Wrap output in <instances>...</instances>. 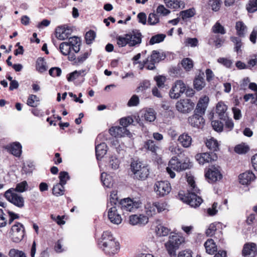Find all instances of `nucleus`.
Wrapping results in <instances>:
<instances>
[{
  "instance_id": "nucleus-1",
  "label": "nucleus",
  "mask_w": 257,
  "mask_h": 257,
  "mask_svg": "<svg viewBox=\"0 0 257 257\" xmlns=\"http://www.w3.org/2000/svg\"><path fill=\"white\" fill-rule=\"evenodd\" d=\"M143 36L138 30H133L123 35L116 36L115 40L119 47L128 45L130 47H138L142 43Z\"/></svg>"
},
{
  "instance_id": "nucleus-2",
  "label": "nucleus",
  "mask_w": 257,
  "mask_h": 257,
  "mask_svg": "<svg viewBox=\"0 0 257 257\" xmlns=\"http://www.w3.org/2000/svg\"><path fill=\"white\" fill-rule=\"evenodd\" d=\"M99 245L105 253L109 256L117 253L119 249V242L115 240L111 233L108 231L103 232Z\"/></svg>"
},
{
  "instance_id": "nucleus-3",
  "label": "nucleus",
  "mask_w": 257,
  "mask_h": 257,
  "mask_svg": "<svg viewBox=\"0 0 257 257\" xmlns=\"http://www.w3.org/2000/svg\"><path fill=\"white\" fill-rule=\"evenodd\" d=\"M187 182L189 185L188 193L182 199L184 202L192 207H198L202 202V199L197 195L199 189L196 186L194 179L191 176L187 177Z\"/></svg>"
},
{
  "instance_id": "nucleus-4",
  "label": "nucleus",
  "mask_w": 257,
  "mask_h": 257,
  "mask_svg": "<svg viewBox=\"0 0 257 257\" xmlns=\"http://www.w3.org/2000/svg\"><path fill=\"white\" fill-rule=\"evenodd\" d=\"M132 171L134 178L139 180H145L150 174V169L148 165L138 161L131 163Z\"/></svg>"
},
{
  "instance_id": "nucleus-5",
  "label": "nucleus",
  "mask_w": 257,
  "mask_h": 257,
  "mask_svg": "<svg viewBox=\"0 0 257 257\" xmlns=\"http://www.w3.org/2000/svg\"><path fill=\"white\" fill-rule=\"evenodd\" d=\"M184 241V237L178 234L170 235L169 240L165 244L168 253L170 255H175L176 250Z\"/></svg>"
},
{
  "instance_id": "nucleus-6",
  "label": "nucleus",
  "mask_w": 257,
  "mask_h": 257,
  "mask_svg": "<svg viewBox=\"0 0 257 257\" xmlns=\"http://www.w3.org/2000/svg\"><path fill=\"white\" fill-rule=\"evenodd\" d=\"M4 196L9 202L19 208H22L25 206V199L23 195L14 192V188L7 190Z\"/></svg>"
},
{
  "instance_id": "nucleus-7",
  "label": "nucleus",
  "mask_w": 257,
  "mask_h": 257,
  "mask_svg": "<svg viewBox=\"0 0 257 257\" xmlns=\"http://www.w3.org/2000/svg\"><path fill=\"white\" fill-rule=\"evenodd\" d=\"M189 165L187 162H181L176 157H173L169 162L166 170L171 178L175 177V173L173 170L177 172L185 170L189 168Z\"/></svg>"
},
{
  "instance_id": "nucleus-8",
  "label": "nucleus",
  "mask_w": 257,
  "mask_h": 257,
  "mask_svg": "<svg viewBox=\"0 0 257 257\" xmlns=\"http://www.w3.org/2000/svg\"><path fill=\"white\" fill-rule=\"evenodd\" d=\"M25 228L24 225L20 222H16L10 231V235L13 242H19L21 241L25 235Z\"/></svg>"
},
{
  "instance_id": "nucleus-9",
  "label": "nucleus",
  "mask_w": 257,
  "mask_h": 257,
  "mask_svg": "<svg viewBox=\"0 0 257 257\" xmlns=\"http://www.w3.org/2000/svg\"><path fill=\"white\" fill-rule=\"evenodd\" d=\"M140 202L134 201L130 198H124L120 200L118 203L117 207L120 208L122 211H133L140 207Z\"/></svg>"
},
{
  "instance_id": "nucleus-10",
  "label": "nucleus",
  "mask_w": 257,
  "mask_h": 257,
  "mask_svg": "<svg viewBox=\"0 0 257 257\" xmlns=\"http://www.w3.org/2000/svg\"><path fill=\"white\" fill-rule=\"evenodd\" d=\"M154 189L157 196L163 197L170 192L171 186L168 181H157L154 185Z\"/></svg>"
},
{
  "instance_id": "nucleus-11",
  "label": "nucleus",
  "mask_w": 257,
  "mask_h": 257,
  "mask_svg": "<svg viewBox=\"0 0 257 257\" xmlns=\"http://www.w3.org/2000/svg\"><path fill=\"white\" fill-rule=\"evenodd\" d=\"M195 106L194 103L190 99H182L176 104V109L183 113H188L192 111Z\"/></svg>"
},
{
  "instance_id": "nucleus-12",
  "label": "nucleus",
  "mask_w": 257,
  "mask_h": 257,
  "mask_svg": "<svg viewBox=\"0 0 257 257\" xmlns=\"http://www.w3.org/2000/svg\"><path fill=\"white\" fill-rule=\"evenodd\" d=\"M186 90V86L182 80H179L175 82L170 91L169 95L171 98H179Z\"/></svg>"
},
{
  "instance_id": "nucleus-13",
  "label": "nucleus",
  "mask_w": 257,
  "mask_h": 257,
  "mask_svg": "<svg viewBox=\"0 0 257 257\" xmlns=\"http://www.w3.org/2000/svg\"><path fill=\"white\" fill-rule=\"evenodd\" d=\"M165 57V55L163 53H161L157 50L153 51L152 54L147 58V62H149V64L148 65V69H154L155 68V64L164 59Z\"/></svg>"
},
{
  "instance_id": "nucleus-14",
  "label": "nucleus",
  "mask_w": 257,
  "mask_h": 257,
  "mask_svg": "<svg viewBox=\"0 0 257 257\" xmlns=\"http://www.w3.org/2000/svg\"><path fill=\"white\" fill-rule=\"evenodd\" d=\"M205 177L209 182H216L220 180L222 176L220 173L219 167L211 166L205 173Z\"/></svg>"
},
{
  "instance_id": "nucleus-15",
  "label": "nucleus",
  "mask_w": 257,
  "mask_h": 257,
  "mask_svg": "<svg viewBox=\"0 0 257 257\" xmlns=\"http://www.w3.org/2000/svg\"><path fill=\"white\" fill-rule=\"evenodd\" d=\"M195 158L200 164L203 165L205 163L216 161L217 159V156L214 153H204L197 154Z\"/></svg>"
},
{
  "instance_id": "nucleus-16",
  "label": "nucleus",
  "mask_w": 257,
  "mask_h": 257,
  "mask_svg": "<svg viewBox=\"0 0 257 257\" xmlns=\"http://www.w3.org/2000/svg\"><path fill=\"white\" fill-rule=\"evenodd\" d=\"M107 208V216L110 221L113 224H120L121 222L122 219L117 212V206H110Z\"/></svg>"
},
{
  "instance_id": "nucleus-17",
  "label": "nucleus",
  "mask_w": 257,
  "mask_h": 257,
  "mask_svg": "<svg viewBox=\"0 0 257 257\" xmlns=\"http://www.w3.org/2000/svg\"><path fill=\"white\" fill-rule=\"evenodd\" d=\"M257 253L256 245L254 243L248 242L244 244L242 250L244 257H255Z\"/></svg>"
},
{
  "instance_id": "nucleus-18",
  "label": "nucleus",
  "mask_w": 257,
  "mask_h": 257,
  "mask_svg": "<svg viewBox=\"0 0 257 257\" xmlns=\"http://www.w3.org/2000/svg\"><path fill=\"white\" fill-rule=\"evenodd\" d=\"M71 32V29H69L65 25L58 26L56 29L55 35L57 39L63 40L69 37Z\"/></svg>"
},
{
  "instance_id": "nucleus-19",
  "label": "nucleus",
  "mask_w": 257,
  "mask_h": 257,
  "mask_svg": "<svg viewBox=\"0 0 257 257\" xmlns=\"http://www.w3.org/2000/svg\"><path fill=\"white\" fill-rule=\"evenodd\" d=\"M110 135L114 137H122L129 136L131 135L129 131L125 127L122 126H113L109 129Z\"/></svg>"
},
{
  "instance_id": "nucleus-20",
  "label": "nucleus",
  "mask_w": 257,
  "mask_h": 257,
  "mask_svg": "<svg viewBox=\"0 0 257 257\" xmlns=\"http://www.w3.org/2000/svg\"><path fill=\"white\" fill-rule=\"evenodd\" d=\"M167 204L165 202H156L150 205L147 213L148 215L152 216L156 213V209L160 213L167 209Z\"/></svg>"
},
{
  "instance_id": "nucleus-21",
  "label": "nucleus",
  "mask_w": 257,
  "mask_h": 257,
  "mask_svg": "<svg viewBox=\"0 0 257 257\" xmlns=\"http://www.w3.org/2000/svg\"><path fill=\"white\" fill-rule=\"evenodd\" d=\"M203 114L197 113L194 111V114L188 118L189 123L193 126L200 128L203 126L204 119Z\"/></svg>"
},
{
  "instance_id": "nucleus-22",
  "label": "nucleus",
  "mask_w": 257,
  "mask_h": 257,
  "mask_svg": "<svg viewBox=\"0 0 257 257\" xmlns=\"http://www.w3.org/2000/svg\"><path fill=\"white\" fill-rule=\"evenodd\" d=\"M149 221L148 217L143 214L132 215L130 216L129 222L133 225L146 224Z\"/></svg>"
},
{
  "instance_id": "nucleus-23",
  "label": "nucleus",
  "mask_w": 257,
  "mask_h": 257,
  "mask_svg": "<svg viewBox=\"0 0 257 257\" xmlns=\"http://www.w3.org/2000/svg\"><path fill=\"white\" fill-rule=\"evenodd\" d=\"M209 101V97L206 95L201 96L197 104L195 111L204 114Z\"/></svg>"
},
{
  "instance_id": "nucleus-24",
  "label": "nucleus",
  "mask_w": 257,
  "mask_h": 257,
  "mask_svg": "<svg viewBox=\"0 0 257 257\" xmlns=\"http://www.w3.org/2000/svg\"><path fill=\"white\" fill-rule=\"evenodd\" d=\"M59 49L63 55L68 56V58L69 60L72 61V60L75 59V55L71 52L72 50V47L67 42L61 43L59 46Z\"/></svg>"
},
{
  "instance_id": "nucleus-25",
  "label": "nucleus",
  "mask_w": 257,
  "mask_h": 257,
  "mask_svg": "<svg viewBox=\"0 0 257 257\" xmlns=\"http://www.w3.org/2000/svg\"><path fill=\"white\" fill-rule=\"evenodd\" d=\"M255 178L254 174L251 171H246L239 175V182L242 185H247L253 181Z\"/></svg>"
},
{
  "instance_id": "nucleus-26",
  "label": "nucleus",
  "mask_w": 257,
  "mask_h": 257,
  "mask_svg": "<svg viewBox=\"0 0 257 257\" xmlns=\"http://www.w3.org/2000/svg\"><path fill=\"white\" fill-rule=\"evenodd\" d=\"M227 106L222 101L219 102L216 106V113L221 120L227 118Z\"/></svg>"
},
{
  "instance_id": "nucleus-27",
  "label": "nucleus",
  "mask_w": 257,
  "mask_h": 257,
  "mask_svg": "<svg viewBox=\"0 0 257 257\" xmlns=\"http://www.w3.org/2000/svg\"><path fill=\"white\" fill-rule=\"evenodd\" d=\"M156 225L155 227V232L159 236H167L170 232V229L163 226L161 223L160 220H157L155 222Z\"/></svg>"
},
{
  "instance_id": "nucleus-28",
  "label": "nucleus",
  "mask_w": 257,
  "mask_h": 257,
  "mask_svg": "<svg viewBox=\"0 0 257 257\" xmlns=\"http://www.w3.org/2000/svg\"><path fill=\"white\" fill-rule=\"evenodd\" d=\"M178 141L182 147L187 148L191 146L192 139L188 134L183 133L179 137Z\"/></svg>"
},
{
  "instance_id": "nucleus-29",
  "label": "nucleus",
  "mask_w": 257,
  "mask_h": 257,
  "mask_svg": "<svg viewBox=\"0 0 257 257\" xmlns=\"http://www.w3.org/2000/svg\"><path fill=\"white\" fill-rule=\"evenodd\" d=\"M67 43L71 46L72 51L75 53H78L80 50V46L81 44L80 39L77 37H72L68 39Z\"/></svg>"
},
{
  "instance_id": "nucleus-30",
  "label": "nucleus",
  "mask_w": 257,
  "mask_h": 257,
  "mask_svg": "<svg viewBox=\"0 0 257 257\" xmlns=\"http://www.w3.org/2000/svg\"><path fill=\"white\" fill-rule=\"evenodd\" d=\"M9 151L14 156L20 157L22 153V146L19 143H14L8 146Z\"/></svg>"
},
{
  "instance_id": "nucleus-31",
  "label": "nucleus",
  "mask_w": 257,
  "mask_h": 257,
  "mask_svg": "<svg viewBox=\"0 0 257 257\" xmlns=\"http://www.w3.org/2000/svg\"><path fill=\"white\" fill-rule=\"evenodd\" d=\"M143 149L150 151L154 154H156L159 147L156 145L154 141L152 140H148L144 142Z\"/></svg>"
},
{
  "instance_id": "nucleus-32",
  "label": "nucleus",
  "mask_w": 257,
  "mask_h": 257,
  "mask_svg": "<svg viewBox=\"0 0 257 257\" xmlns=\"http://www.w3.org/2000/svg\"><path fill=\"white\" fill-rule=\"evenodd\" d=\"M204 245L206 252L208 254H212L217 251V245L212 239H207Z\"/></svg>"
},
{
  "instance_id": "nucleus-33",
  "label": "nucleus",
  "mask_w": 257,
  "mask_h": 257,
  "mask_svg": "<svg viewBox=\"0 0 257 257\" xmlns=\"http://www.w3.org/2000/svg\"><path fill=\"white\" fill-rule=\"evenodd\" d=\"M235 30L236 34L239 37H244L247 32V27L241 21H238L236 23Z\"/></svg>"
},
{
  "instance_id": "nucleus-34",
  "label": "nucleus",
  "mask_w": 257,
  "mask_h": 257,
  "mask_svg": "<svg viewBox=\"0 0 257 257\" xmlns=\"http://www.w3.org/2000/svg\"><path fill=\"white\" fill-rule=\"evenodd\" d=\"M166 6L170 8L178 9L179 8H184V4L183 2L178 0H164Z\"/></svg>"
},
{
  "instance_id": "nucleus-35",
  "label": "nucleus",
  "mask_w": 257,
  "mask_h": 257,
  "mask_svg": "<svg viewBox=\"0 0 257 257\" xmlns=\"http://www.w3.org/2000/svg\"><path fill=\"white\" fill-rule=\"evenodd\" d=\"M240 38L239 36H231L230 38V41L234 45V50L237 53L241 52V48L243 46V43Z\"/></svg>"
},
{
  "instance_id": "nucleus-36",
  "label": "nucleus",
  "mask_w": 257,
  "mask_h": 257,
  "mask_svg": "<svg viewBox=\"0 0 257 257\" xmlns=\"http://www.w3.org/2000/svg\"><path fill=\"white\" fill-rule=\"evenodd\" d=\"M106 145L103 143H100L95 147V153L97 159L98 160L99 158H102L106 153Z\"/></svg>"
},
{
  "instance_id": "nucleus-37",
  "label": "nucleus",
  "mask_w": 257,
  "mask_h": 257,
  "mask_svg": "<svg viewBox=\"0 0 257 257\" xmlns=\"http://www.w3.org/2000/svg\"><path fill=\"white\" fill-rule=\"evenodd\" d=\"M36 70L40 73H43L47 69L46 62L43 58H39L36 61Z\"/></svg>"
},
{
  "instance_id": "nucleus-38",
  "label": "nucleus",
  "mask_w": 257,
  "mask_h": 257,
  "mask_svg": "<svg viewBox=\"0 0 257 257\" xmlns=\"http://www.w3.org/2000/svg\"><path fill=\"white\" fill-rule=\"evenodd\" d=\"M119 166V161L115 156H111L109 157L107 167L112 170H116L118 168Z\"/></svg>"
},
{
  "instance_id": "nucleus-39",
  "label": "nucleus",
  "mask_w": 257,
  "mask_h": 257,
  "mask_svg": "<svg viewBox=\"0 0 257 257\" xmlns=\"http://www.w3.org/2000/svg\"><path fill=\"white\" fill-rule=\"evenodd\" d=\"M85 70H80L79 71H74L70 73L67 76V79L68 81H72L75 79L78 78L79 76L83 77L85 75Z\"/></svg>"
},
{
  "instance_id": "nucleus-40",
  "label": "nucleus",
  "mask_w": 257,
  "mask_h": 257,
  "mask_svg": "<svg viewBox=\"0 0 257 257\" xmlns=\"http://www.w3.org/2000/svg\"><path fill=\"white\" fill-rule=\"evenodd\" d=\"M206 147L211 151L213 152L217 151L219 149L218 143L214 138H211L207 140L206 142Z\"/></svg>"
},
{
  "instance_id": "nucleus-41",
  "label": "nucleus",
  "mask_w": 257,
  "mask_h": 257,
  "mask_svg": "<svg viewBox=\"0 0 257 257\" xmlns=\"http://www.w3.org/2000/svg\"><path fill=\"white\" fill-rule=\"evenodd\" d=\"M144 115L145 120L149 122L154 121L156 118L155 111L152 108L147 109Z\"/></svg>"
},
{
  "instance_id": "nucleus-42",
  "label": "nucleus",
  "mask_w": 257,
  "mask_h": 257,
  "mask_svg": "<svg viewBox=\"0 0 257 257\" xmlns=\"http://www.w3.org/2000/svg\"><path fill=\"white\" fill-rule=\"evenodd\" d=\"M118 197L117 195V192L116 191H112L109 197V202L107 203V208L110 206H116L117 207L118 203Z\"/></svg>"
},
{
  "instance_id": "nucleus-43",
  "label": "nucleus",
  "mask_w": 257,
  "mask_h": 257,
  "mask_svg": "<svg viewBox=\"0 0 257 257\" xmlns=\"http://www.w3.org/2000/svg\"><path fill=\"white\" fill-rule=\"evenodd\" d=\"M101 180L103 185L108 188L112 186V180L111 177L105 173H102L101 175Z\"/></svg>"
},
{
  "instance_id": "nucleus-44",
  "label": "nucleus",
  "mask_w": 257,
  "mask_h": 257,
  "mask_svg": "<svg viewBox=\"0 0 257 257\" xmlns=\"http://www.w3.org/2000/svg\"><path fill=\"white\" fill-rule=\"evenodd\" d=\"M64 193V185H62L60 183H57L56 185H54L52 189V193L54 195L59 196L63 195Z\"/></svg>"
},
{
  "instance_id": "nucleus-45",
  "label": "nucleus",
  "mask_w": 257,
  "mask_h": 257,
  "mask_svg": "<svg viewBox=\"0 0 257 257\" xmlns=\"http://www.w3.org/2000/svg\"><path fill=\"white\" fill-rule=\"evenodd\" d=\"M205 83L203 77L198 76L194 80V88L197 90H201L205 86Z\"/></svg>"
},
{
  "instance_id": "nucleus-46",
  "label": "nucleus",
  "mask_w": 257,
  "mask_h": 257,
  "mask_svg": "<svg viewBox=\"0 0 257 257\" xmlns=\"http://www.w3.org/2000/svg\"><path fill=\"white\" fill-rule=\"evenodd\" d=\"M181 65L186 71H190L193 67V62L189 58H184L181 61Z\"/></svg>"
},
{
  "instance_id": "nucleus-47",
  "label": "nucleus",
  "mask_w": 257,
  "mask_h": 257,
  "mask_svg": "<svg viewBox=\"0 0 257 257\" xmlns=\"http://www.w3.org/2000/svg\"><path fill=\"white\" fill-rule=\"evenodd\" d=\"M211 30L215 34L224 35L226 33V30L224 27L218 22L212 27Z\"/></svg>"
},
{
  "instance_id": "nucleus-48",
  "label": "nucleus",
  "mask_w": 257,
  "mask_h": 257,
  "mask_svg": "<svg viewBox=\"0 0 257 257\" xmlns=\"http://www.w3.org/2000/svg\"><path fill=\"white\" fill-rule=\"evenodd\" d=\"M195 15V10L194 9H190L180 13V16L183 20L193 17Z\"/></svg>"
},
{
  "instance_id": "nucleus-49",
  "label": "nucleus",
  "mask_w": 257,
  "mask_h": 257,
  "mask_svg": "<svg viewBox=\"0 0 257 257\" xmlns=\"http://www.w3.org/2000/svg\"><path fill=\"white\" fill-rule=\"evenodd\" d=\"M28 184L26 181L18 183L16 188H14V192L17 193H22L26 191L27 189Z\"/></svg>"
},
{
  "instance_id": "nucleus-50",
  "label": "nucleus",
  "mask_w": 257,
  "mask_h": 257,
  "mask_svg": "<svg viewBox=\"0 0 257 257\" xmlns=\"http://www.w3.org/2000/svg\"><path fill=\"white\" fill-rule=\"evenodd\" d=\"M166 37V35L163 34H159L153 36L150 41L149 43L151 45H154L156 43H159L164 41Z\"/></svg>"
},
{
  "instance_id": "nucleus-51",
  "label": "nucleus",
  "mask_w": 257,
  "mask_h": 257,
  "mask_svg": "<svg viewBox=\"0 0 257 257\" xmlns=\"http://www.w3.org/2000/svg\"><path fill=\"white\" fill-rule=\"evenodd\" d=\"M249 150V147L245 144H239L234 148V151L239 154H242L247 153Z\"/></svg>"
},
{
  "instance_id": "nucleus-52",
  "label": "nucleus",
  "mask_w": 257,
  "mask_h": 257,
  "mask_svg": "<svg viewBox=\"0 0 257 257\" xmlns=\"http://www.w3.org/2000/svg\"><path fill=\"white\" fill-rule=\"evenodd\" d=\"M158 15L155 13H151L148 17V23L150 25H155L159 22Z\"/></svg>"
},
{
  "instance_id": "nucleus-53",
  "label": "nucleus",
  "mask_w": 257,
  "mask_h": 257,
  "mask_svg": "<svg viewBox=\"0 0 257 257\" xmlns=\"http://www.w3.org/2000/svg\"><path fill=\"white\" fill-rule=\"evenodd\" d=\"M246 9L249 13L257 11V0H250L246 5Z\"/></svg>"
},
{
  "instance_id": "nucleus-54",
  "label": "nucleus",
  "mask_w": 257,
  "mask_h": 257,
  "mask_svg": "<svg viewBox=\"0 0 257 257\" xmlns=\"http://www.w3.org/2000/svg\"><path fill=\"white\" fill-rule=\"evenodd\" d=\"M38 97L35 95L31 94L27 100V104L31 107H36L38 105Z\"/></svg>"
},
{
  "instance_id": "nucleus-55",
  "label": "nucleus",
  "mask_w": 257,
  "mask_h": 257,
  "mask_svg": "<svg viewBox=\"0 0 257 257\" xmlns=\"http://www.w3.org/2000/svg\"><path fill=\"white\" fill-rule=\"evenodd\" d=\"M134 122V119L131 116L124 117L120 119L119 123L122 127H127Z\"/></svg>"
},
{
  "instance_id": "nucleus-56",
  "label": "nucleus",
  "mask_w": 257,
  "mask_h": 257,
  "mask_svg": "<svg viewBox=\"0 0 257 257\" xmlns=\"http://www.w3.org/2000/svg\"><path fill=\"white\" fill-rule=\"evenodd\" d=\"M154 80L156 81L157 85L159 88L164 87L166 81V77L165 76L161 75L157 76L154 77Z\"/></svg>"
},
{
  "instance_id": "nucleus-57",
  "label": "nucleus",
  "mask_w": 257,
  "mask_h": 257,
  "mask_svg": "<svg viewBox=\"0 0 257 257\" xmlns=\"http://www.w3.org/2000/svg\"><path fill=\"white\" fill-rule=\"evenodd\" d=\"M95 36V33L93 31L90 30L87 32L85 36L86 43L87 44H90L92 43V41L94 40Z\"/></svg>"
},
{
  "instance_id": "nucleus-58",
  "label": "nucleus",
  "mask_w": 257,
  "mask_h": 257,
  "mask_svg": "<svg viewBox=\"0 0 257 257\" xmlns=\"http://www.w3.org/2000/svg\"><path fill=\"white\" fill-rule=\"evenodd\" d=\"M10 257H26L25 253L21 250L11 249L9 251Z\"/></svg>"
},
{
  "instance_id": "nucleus-59",
  "label": "nucleus",
  "mask_w": 257,
  "mask_h": 257,
  "mask_svg": "<svg viewBox=\"0 0 257 257\" xmlns=\"http://www.w3.org/2000/svg\"><path fill=\"white\" fill-rule=\"evenodd\" d=\"M59 178L60 179V184L65 185L67 180L70 178L68 173L67 172H60Z\"/></svg>"
},
{
  "instance_id": "nucleus-60",
  "label": "nucleus",
  "mask_w": 257,
  "mask_h": 257,
  "mask_svg": "<svg viewBox=\"0 0 257 257\" xmlns=\"http://www.w3.org/2000/svg\"><path fill=\"white\" fill-rule=\"evenodd\" d=\"M213 129L217 132H221L223 129V124L218 120H213L211 122Z\"/></svg>"
},
{
  "instance_id": "nucleus-61",
  "label": "nucleus",
  "mask_w": 257,
  "mask_h": 257,
  "mask_svg": "<svg viewBox=\"0 0 257 257\" xmlns=\"http://www.w3.org/2000/svg\"><path fill=\"white\" fill-rule=\"evenodd\" d=\"M89 55V54L88 52H85L82 55L78 56L77 58L75 57V59L73 60L74 63L76 65L82 64L88 57Z\"/></svg>"
},
{
  "instance_id": "nucleus-62",
  "label": "nucleus",
  "mask_w": 257,
  "mask_h": 257,
  "mask_svg": "<svg viewBox=\"0 0 257 257\" xmlns=\"http://www.w3.org/2000/svg\"><path fill=\"white\" fill-rule=\"evenodd\" d=\"M170 13V11L167 9L163 5L159 6L156 10V13L158 15L162 16L168 15Z\"/></svg>"
},
{
  "instance_id": "nucleus-63",
  "label": "nucleus",
  "mask_w": 257,
  "mask_h": 257,
  "mask_svg": "<svg viewBox=\"0 0 257 257\" xmlns=\"http://www.w3.org/2000/svg\"><path fill=\"white\" fill-rule=\"evenodd\" d=\"M216 225L215 223L210 224L208 228L206 230V234L208 236H212L217 229Z\"/></svg>"
},
{
  "instance_id": "nucleus-64",
  "label": "nucleus",
  "mask_w": 257,
  "mask_h": 257,
  "mask_svg": "<svg viewBox=\"0 0 257 257\" xmlns=\"http://www.w3.org/2000/svg\"><path fill=\"white\" fill-rule=\"evenodd\" d=\"M209 5L211 7L213 11H217L219 9L221 3L219 0H210Z\"/></svg>"
}]
</instances>
